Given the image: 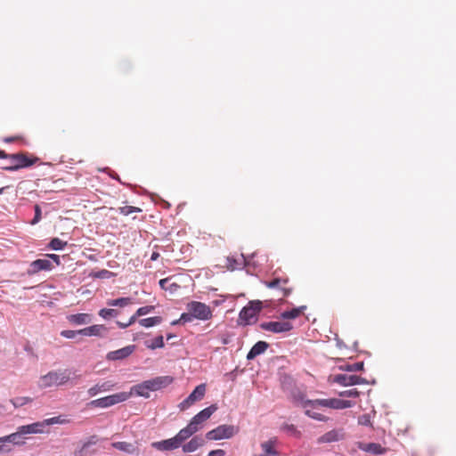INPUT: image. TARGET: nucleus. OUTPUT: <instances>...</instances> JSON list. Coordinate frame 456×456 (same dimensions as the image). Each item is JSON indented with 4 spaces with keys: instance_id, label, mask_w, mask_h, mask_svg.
I'll return each instance as SVG.
<instances>
[{
    "instance_id": "f257e3e1",
    "label": "nucleus",
    "mask_w": 456,
    "mask_h": 456,
    "mask_svg": "<svg viewBox=\"0 0 456 456\" xmlns=\"http://www.w3.org/2000/svg\"><path fill=\"white\" fill-rule=\"evenodd\" d=\"M70 375L71 372L68 369L51 370L39 378L38 387L45 389L66 385L71 379Z\"/></svg>"
},
{
    "instance_id": "f03ea898",
    "label": "nucleus",
    "mask_w": 456,
    "mask_h": 456,
    "mask_svg": "<svg viewBox=\"0 0 456 456\" xmlns=\"http://www.w3.org/2000/svg\"><path fill=\"white\" fill-rule=\"evenodd\" d=\"M7 159L11 160V165L3 167L4 170L7 171H16L20 168L30 167L38 160L37 158H29L26 153L22 152L7 154Z\"/></svg>"
},
{
    "instance_id": "7ed1b4c3",
    "label": "nucleus",
    "mask_w": 456,
    "mask_h": 456,
    "mask_svg": "<svg viewBox=\"0 0 456 456\" xmlns=\"http://www.w3.org/2000/svg\"><path fill=\"white\" fill-rule=\"evenodd\" d=\"M131 397L127 392H120L105 397L95 399L88 403V406L94 408H108L119 403H123Z\"/></svg>"
},
{
    "instance_id": "20e7f679",
    "label": "nucleus",
    "mask_w": 456,
    "mask_h": 456,
    "mask_svg": "<svg viewBox=\"0 0 456 456\" xmlns=\"http://www.w3.org/2000/svg\"><path fill=\"white\" fill-rule=\"evenodd\" d=\"M239 432V428L233 425H220L206 434V438L211 441L229 439Z\"/></svg>"
},
{
    "instance_id": "39448f33",
    "label": "nucleus",
    "mask_w": 456,
    "mask_h": 456,
    "mask_svg": "<svg viewBox=\"0 0 456 456\" xmlns=\"http://www.w3.org/2000/svg\"><path fill=\"white\" fill-rule=\"evenodd\" d=\"M186 308L197 320L208 321L213 316L212 309L205 303L191 301L187 304Z\"/></svg>"
},
{
    "instance_id": "423d86ee",
    "label": "nucleus",
    "mask_w": 456,
    "mask_h": 456,
    "mask_svg": "<svg viewBox=\"0 0 456 456\" xmlns=\"http://www.w3.org/2000/svg\"><path fill=\"white\" fill-rule=\"evenodd\" d=\"M206 393V385L200 384L195 387V389L189 395L187 398H185L183 402H181L178 405L181 411H185L196 402L200 401Z\"/></svg>"
},
{
    "instance_id": "0eeeda50",
    "label": "nucleus",
    "mask_w": 456,
    "mask_h": 456,
    "mask_svg": "<svg viewBox=\"0 0 456 456\" xmlns=\"http://www.w3.org/2000/svg\"><path fill=\"white\" fill-rule=\"evenodd\" d=\"M216 410L217 407L215 404L203 409L191 419V426L198 432L202 428V424L207 421Z\"/></svg>"
},
{
    "instance_id": "6e6552de",
    "label": "nucleus",
    "mask_w": 456,
    "mask_h": 456,
    "mask_svg": "<svg viewBox=\"0 0 456 456\" xmlns=\"http://www.w3.org/2000/svg\"><path fill=\"white\" fill-rule=\"evenodd\" d=\"M262 330L273 333L290 331L293 329L291 322L287 321L266 322L260 324Z\"/></svg>"
},
{
    "instance_id": "1a4fd4ad",
    "label": "nucleus",
    "mask_w": 456,
    "mask_h": 456,
    "mask_svg": "<svg viewBox=\"0 0 456 456\" xmlns=\"http://www.w3.org/2000/svg\"><path fill=\"white\" fill-rule=\"evenodd\" d=\"M53 267L54 265L49 259H37L30 263L29 268L27 270V274L32 276L41 271H50Z\"/></svg>"
},
{
    "instance_id": "9d476101",
    "label": "nucleus",
    "mask_w": 456,
    "mask_h": 456,
    "mask_svg": "<svg viewBox=\"0 0 456 456\" xmlns=\"http://www.w3.org/2000/svg\"><path fill=\"white\" fill-rule=\"evenodd\" d=\"M108 331L109 329L103 324H94L79 330L80 335L82 336L98 338H104Z\"/></svg>"
},
{
    "instance_id": "9b49d317",
    "label": "nucleus",
    "mask_w": 456,
    "mask_h": 456,
    "mask_svg": "<svg viewBox=\"0 0 456 456\" xmlns=\"http://www.w3.org/2000/svg\"><path fill=\"white\" fill-rule=\"evenodd\" d=\"M334 381L342 386H353L364 383V379L357 375L338 374L334 377Z\"/></svg>"
},
{
    "instance_id": "f8f14e48",
    "label": "nucleus",
    "mask_w": 456,
    "mask_h": 456,
    "mask_svg": "<svg viewBox=\"0 0 456 456\" xmlns=\"http://www.w3.org/2000/svg\"><path fill=\"white\" fill-rule=\"evenodd\" d=\"M148 380L151 386V391H158L171 385L174 382V378L171 376H159Z\"/></svg>"
},
{
    "instance_id": "ddd939ff",
    "label": "nucleus",
    "mask_w": 456,
    "mask_h": 456,
    "mask_svg": "<svg viewBox=\"0 0 456 456\" xmlns=\"http://www.w3.org/2000/svg\"><path fill=\"white\" fill-rule=\"evenodd\" d=\"M277 438L272 437L267 441L261 443L260 446L263 453L255 456H277L279 454L276 450Z\"/></svg>"
},
{
    "instance_id": "4468645a",
    "label": "nucleus",
    "mask_w": 456,
    "mask_h": 456,
    "mask_svg": "<svg viewBox=\"0 0 456 456\" xmlns=\"http://www.w3.org/2000/svg\"><path fill=\"white\" fill-rule=\"evenodd\" d=\"M151 446L159 451H172L179 448L181 445L174 436L167 440L154 442L151 444Z\"/></svg>"
},
{
    "instance_id": "2eb2a0df",
    "label": "nucleus",
    "mask_w": 456,
    "mask_h": 456,
    "mask_svg": "<svg viewBox=\"0 0 456 456\" xmlns=\"http://www.w3.org/2000/svg\"><path fill=\"white\" fill-rule=\"evenodd\" d=\"M150 392H151V386L149 380H145L138 385L132 387L130 392L127 393L131 394V395H135L137 396L149 398Z\"/></svg>"
},
{
    "instance_id": "dca6fc26",
    "label": "nucleus",
    "mask_w": 456,
    "mask_h": 456,
    "mask_svg": "<svg viewBox=\"0 0 456 456\" xmlns=\"http://www.w3.org/2000/svg\"><path fill=\"white\" fill-rule=\"evenodd\" d=\"M134 346H127L123 348L111 351L107 354V359L111 361L125 359L134 351Z\"/></svg>"
},
{
    "instance_id": "f3484780",
    "label": "nucleus",
    "mask_w": 456,
    "mask_h": 456,
    "mask_svg": "<svg viewBox=\"0 0 456 456\" xmlns=\"http://www.w3.org/2000/svg\"><path fill=\"white\" fill-rule=\"evenodd\" d=\"M288 279L274 278L272 281H265V285L270 289H280L282 290V296L287 297L289 295L291 289L286 288Z\"/></svg>"
},
{
    "instance_id": "a211bd4d",
    "label": "nucleus",
    "mask_w": 456,
    "mask_h": 456,
    "mask_svg": "<svg viewBox=\"0 0 456 456\" xmlns=\"http://www.w3.org/2000/svg\"><path fill=\"white\" fill-rule=\"evenodd\" d=\"M299 403L303 408L312 407L318 409L319 407L330 408V398L329 399H316V400H305L300 398Z\"/></svg>"
},
{
    "instance_id": "6ab92c4d",
    "label": "nucleus",
    "mask_w": 456,
    "mask_h": 456,
    "mask_svg": "<svg viewBox=\"0 0 456 456\" xmlns=\"http://www.w3.org/2000/svg\"><path fill=\"white\" fill-rule=\"evenodd\" d=\"M45 427V423L42 422H35L29 425L20 426L19 427V433L22 435L28 434H39L43 432V428Z\"/></svg>"
},
{
    "instance_id": "aec40b11",
    "label": "nucleus",
    "mask_w": 456,
    "mask_h": 456,
    "mask_svg": "<svg viewBox=\"0 0 456 456\" xmlns=\"http://www.w3.org/2000/svg\"><path fill=\"white\" fill-rule=\"evenodd\" d=\"M240 320L244 322L245 324H249L256 317V310H254L253 304L245 306L240 313Z\"/></svg>"
},
{
    "instance_id": "412c9836",
    "label": "nucleus",
    "mask_w": 456,
    "mask_h": 456,
    "mask_svg": "<svg viewBox=\"0 0 456 456\" xmlns=\"http://www.w3.org/2000/svg\"><path fill=\"white\" fill-rule=\"evenodd\" d=\"M269 345L265 341H258L256 342L252 348L249 350V352L247 354L248 360H253L257 355L265 353L266 349L268 348Z\"/></svg>"
},
{
    "instance_id": "4be33fe9",
    "label": "nucleus",
    "mask_w": 456,
    "mask_h": 456,
    "mask_svg": "<svg viewBox=\"0 0 456 456\" xmlns=\"http://www.w3.org/2000/svg\"><path fill=\"white\" fill-rule=\"evenodd\" d=\"M111 446L117 450L125 452L129 454L138 453V447L127 442H115Z\"/></svg>"
},
{
    "instance_id": "5701e85b",
    "label": "nucleus",
    "mask_w": 456,
    "mask_h": 456,
    "mask_svg": "<svg viewBox=\"0 0 456 456\" xmlns=\"http://www.w3.org/2000/svg\"><path fill=\"white\" fill-rule=\"evenodd\" d=\"M197 433L195 428L189 423L185 428H182L175 437L180 444V445L193 434Z\"/></svg>"
},
{
    "instance_id": "b1692460",
    "label": "nucleus",
    "mask_w": 456,
    "mask_h": 456,
    "mask_svg": "<svg viewBox=\"0 0 456 456\" xmlns=\"http://www.w3.org/2000/svg\"><path fill=\"white\" fill-rule=\"evenodd\" d=\"M203 444H204V441L200 437L194 436L187 444L183 445V452H195L200 447H201L203 445Z\"/></svg>"
},
{
    "instance_id": "393cba45",
    "label": "nucleus",
    "mask_w": 456,
    "mask_h": 456,
    "mask_svg": "<svg viewBox=\"0 0 456 456\" xmlns=\"http://www.w3.org/2000/svg\"><path fill=\"white\" fill-rule=\"evenodd\" d=\"M68 320L73 324L83 325L91 322V316L88 314H76L68 316Z\"/></svg>"
},
{
    "instance_id": "a878e982",
    "label": "nucleus",
    "mask_w": 456,
    "mask_h": 456,
    "mask_svg": "<svg viewBox=\"0 0 456 456\" xmlns=\"http://www.w3.org/2000/svg\"><path fill=\"white\" fill-rule=\"evenodd\" d=\"M306 309L305 305L293 308L289 311H284L281 314V318L284 320H294L300 316Z\"/></svg>"
},
{
    "instance_id": "bb28decb",
    "label": "nucleus",
    "mask_w": 456,
    "mask_h": 456,
    "mask_svg": "<svg viewBox=\"0 0 456 456\" xmlns=\"http://www.w3.org/2000/svg\"><path fill=\"white\" fill-rule=\"evenodd\" d=\"M354 405L352 401L330 398V409L341 410L351 408Z\"/></svg>"
},
{
    "instance_id": "cd10ccee",
    "label": "nucleus",
    "mask_w": 456,
    "mask_h": 456,
    "mask_svg": "<svg viewBox=\"0 0 456 456\" xmlns=\"http://www.w3.org/2000/svg\"><path fill=\"white\" fill-rule=\"evenodd\" d=\"M342 435L338 430H330L319 438L320 443H331L338 441Z\"/></svg>"
},
{
    "instance_id": "c85d7f7f",
    "label": "nucleus",
    "mask_w": 456,
    "mask_h": 456,
    "mask_svg": "<svg viewBox=\"0 0 456 456\" xmlns=\"http://www.w3.org/2000/svg\"><path fill=\"white\" fill-rule=\"evenodd\" d=\"M171 280L172 277H167L161 279L159 283L162 289L174 293L180 288V286L175 282H172Z\"/></svg>"
},
{
    "instance_id": "c756f323",
    "label": "nucleus",
    "mask_w": 456,
    "mask_h": 456,
    "mask_svg": "<svg viewBox=\"0 0 456 456\" xmlns=\"http://www.w3.org/2000/svg\"><path fill=\"white\" fill-rule=\"evenodd\" d=\"M362 449L373 454H383L387 451L386 448L382 447L379 444L377 443L366 444L363 447H362Z\"/></svg>"
},
{
    "instance_id": "7c9ffc66",
    "label": "nucleus",
    "mask_w": 456,
    "mask_h": 456,
    "mask_svg": "<svg viewBox=\"0 0 456 456\" xmlns=\"http://www.w3.org/2000/svg\"><path fill=\"white\" fill-rule=\"evenodd\" d=\"M162 317L154 316L139 320V324L145 328H151L162 322Z\"/></svg>"
},
{
    "instance_id": "2f4dec72",
    "label": "nucleus",
    "mask_w": 456,
    "mask_h": 456,
    "mask_svg": "<svg viewBox=\"0 0 456 456\" xmlns=\"http://www.w3.org/2000/svg\"><path fill=\"white\" fill-rule=\"evenodd\" d=\"M98 314L104 320H110L117 317L119 314V311L114 308H102L99 311Z\"/></svg>"
},
{
    "instance_id": "473e14b6",
    "label": "nucleus",
    "mask_w": 456,
    "mask_h": 456,
    "mask_svg": "<svg viewBox=\"0 0 456 456\" xmlns=\"http://www.w3.org/2000/svg\"><path fill=\"white\" fill-rule=\"evenodd\" d=\"M304 409H305V415H307L308 417H310L314 419H316L319 421H327L328 420V418L325 417L324 415H322V413L317 412L315 411L316 409H313L312 407H307V408H304Z\"/></svg>"
},
{
    "instance_id": "72a5a7b5",
    "label": "nucleus",
    "mask_w": 456,
    "mask_h": 456,
    "mask_svg": "<svg viewBox=\"0 0 456 456\" xmlns=\"http://www.w3.org/2000/svg\"><path fill=\"white\" fill-rule=\"evenodd\" d=\"M145 345H146L147 348L151 349V350H154L157 348H162L165 346L163 336H158L151 341L145 342Z\"/></svg>"
},
{
    "instance_id": "f704fd0d",
    "label": "nucleus",
    "mask_w": 456,
    "mask_h": 456,
    "mask_svg": "<svg viewBox=\"0 0 456 456\" xmlns=\"http://www.w3.org/2000/svg\"><path fill=\"white\" fill-rule=\"evenodd\" d=\"M43 423H45V426H50V425H54V424L63 425V424L69 423V419L63 418L62 416H56V417H53V418L45 419L43 421Z\"/></svg>"
},
{
    "instance_id": "c9c22d12",
    "label": "nucleus",
    "mask_w": 456,
    "mask_h": 456,
    "mask_svg": "<svg viewBox=\"0 0 456 456\" xmlns=\"http://www.w3.org/2000/svg\"><path fill=\"white\" fill-rule=\"evenodd\" d=\"M97 439L95 436H93L91 439L87 442H86L79 451L75 452V456H85L87 452V449L96 443Z\"/></svg>"
},
{
    "instance_id": "e433bc0d",
    "label": "nucleus",
    "mask_w": 456,
    "mask_h": 456,
    "mask_svg": "<svg viewBox=\"0 0 456 456\" xmlns=\"http://www.w3.org/2000/svg\"><path fill=\"white\" fill-rule=\"evenodd\" d=\"M32 401H33L32 398H30L28 396H21V397H17V398L12 399L11 403H12V405L15 408H19V407H21V406L28 403H31Z\"/></svg>"
},
{
    "instance_id": "4c0bfd02",
    "label": "nucleus",
    "mask_w": 456,
    "mask_h": 456,
    "mask_svg": "<svg viewBox=\"0 0 456 456\" xmlns=\"http://www.w3.org/2000/svg\"><path fill=\"white\" fill-rule=\"evenodd\" d=\"M67 241H63L59 238H53L49 244V247L53 250H61L65 248Z\"/></svg>"
},
{
    "instance_id": "58836bf2",
    "label": "nucleus",
    "mask_w": 456,
    "mask_h": 456,
    "mask_svg": "<svg viewBox=\"0 0 456 456\" xmlns=\"http://www.w3.org/2000/svg\"><path fill=\"white\" fill-rule=\"evenodd\" d=\"M120 214L124 216H129L133 213L141 212V208L133 206H125L118 208Z\"/></svg>"
},
{
    "instance_id": "ea45409f",
    "label": "nucleus",
    "mask_w": 456,
    "mask_h": 456,
    "mask_svg": "<svg viewBox=\"0 0 456 456\" xmlns=\"http://www.w3.org/2000/svg\"><path fill=\"white\" fill-rule=\"evenodd\" d=\"M193 318H194V316L191 314V312L188 311V313L182 314L180 319L176 320V321H174L172 322V325H175V324H177L180 322H190L192 321Z\"/></svg>"
},
{
    "instance_id": "a19ab883",
    "label": "nucleus",
    "mask_w": 456,
    "mask_h": 456,
    "mask_svg": "<svg viewBox=\"0 0 456 456\" xmlns=\"http://www.w3.org/2000/svg\"><path fill=\"white\" fill-rule=\"evenodd\" d=\"M344 370H348V371H359V370H363V362H354L353 364H346L344 367Z\"/></svg>"
},
{
    "instance_id": "79ce46f5",
    "label": "nucleus",
    "mask_w": 456,
    "mask_h": 456,
    "mask_svg": "<svg viewBox=\"0 0 456 456\" xmlns=\"http://www.w3.org/2000/svg\"><path fill=\"white\" fill-rule=\"evenodd\" d=\"M77 335H80L79 330H62L61 332V336L69 338V339H74L77 338Z\"/></svg>"
},
{
    "instance_id": "37998d69",
    "label": "nucleus",
    "mask_w": 456,
    "mask_h": 456,
    "mask_svg": "<svg viewBox=\"0 0 456 456\" xmlns=\"http://www.w3.org/2000/svg\"><path fill=\"white\" fill-rule=\"evenodd\" d=\"M359 395L360 393L356 388L345 390L339 393V396L342 397H357Z\"/></svg>"
},
{
    "instance_id": "c03bdc74",
    "label": "nucleus",
    "mask_w": 456,
    "mask_h": 456,
    "mask_svg": "<svg viewBox=\"0 0 456 456\" xmlns=\"http://www.w3.org/2000/svg\"><path fill=\"white\" fill-rule=\"evenodd\" d=\"M155 309L154 305L142 306L136 310V315L143 316L151 313Z\"/></svg>"
},
{
    "instance_id": "a18cd8bd",
    "label": "nucleus",
    "mask_w": 456,
    "mask_h": 456,
    "mask_svg": "<svg viewBox=\"0 0 456 456\" xmlns=\"http://www.w3.org/2000/svg\"><path fill=\"white\" fill-rule=\"evenodd\" d=\"M101 392L110 391L114 387V384L110 381L103 382L102 384H97Z\"/></svg>"
},
{
    "instance_id": "49530a36",
    "label": "nucleus",
    "mask_w": 456,
    "mask_h": 456,
    "mask_svg": "<svg viewBox=\"0 0 456 456\" xmlns=\"http://www.w3.org/2000/svg\"><path fill=\"white\" fill-rule=\"evenodd\" d=\"M41 220V208L38 205L35 206V216L31 221V224H36Z\"/></svg>"
},
{
    "instance_id": "de8ad7c7",
    "label": "nucleus",
    "mask_w": 456,
    "mask_h": 456,
    "mask_svg": "<svg viewBox=\"0 0 456 456\" xmlns=\"http://www.w3.org/2000/svg\"><path fill=\"white\" fill-rule=\"evenodd\" d=\"M358 423L362 426H370L371 424L370 418L368 414H363L359 417Z\"/></svg>"
},
{
    "instance_id": "09e8293b",
    "label": "nucleus",
    "mask_w": 456,
    "mask_h": 456,
    "mask_svg": "<svg viewBox=\"0 0 456 456\" xmlns=\"http://www.w3.org/2000/svg\"><path fill=\"white\" fill-rule=\"evenodd\" d=\"M20 436H21V433H19V429H18L17 432L7 436V438L9 439V442L18 444H20V442L17 440V438L20 437Z\"/></svg>"
},
{
    "instance_id": "8fccbe9b",
    "label": "nucleus",
    "mask_w": 456,
    "mask_h": 456,
    "mask_svg": "<svg viewBox=\"0 0 456 456\" xmlns=\"http://www.w3.org/2000/svg\"><path fill=\"white\" fill-rule=\"evenodd\" d=\"M133 302H132V298L130 297H119L118 298V306L119 307H125L128 305H131Z\"/></svg>"
},
{
    "instance_id": "3c124183",
    "label": "nucleus",
    "mask_w": 456,
    "mask_h": 456,
    "mask_svg": "<svg viewBox=\"0 0 456 456\" xmlns=\"http://www.w3.org/2000/svg\"><path fill=\"white\" fill-rule=\"evenodd\" d=\"M45 256L47 257L46 259L51 260L52 263L55 264V265H60L61 260H60V256L58 255H55V254H46Z\"/></svg>"
},
{
    "instance_id": "603ef678",
    "label": "nucleus",
    "mask_w": 456,
    "mask_h": 456,
    "mask_svg": "<svg viewBox=\"0 0 456 456\" xmlns=\"http://www.w3.org/2000/svg\"><path fill=\"white\" fill-rule=\"evenodd\" d=\"M99 393H101L100 391V388H99V386L96 384L95 386L90 387L88 390H87V394L89 395V396L93 397V396H95L96 395H98Z\"/></svg>"
},
{
    "instance_id": "864d4df0",
    "label": "nucleus",
    "mask_w": 456,
    "mask_h": 456,
    "mask_svg": "<svg viewBox=\"0 0 456 456\" xmlns=\"http://www.w3.org/2000/svg\"><path fill=\"white\" fill-rule=\"evenodd\" d=\"M225 452L222 449L213 450L209 452L208 456H224Z\"/></svg>"
},
{
    "instance_id": "5fc2aeb1",
    "label": "nucleus",
    "mask_w": 456,
    "mask_h": 456,
    "mask_svg": "<svg viewBox=\"0 0 456 456\" xmlns=\"http://www.w3.org/2000/svg\"><path fill=\"white\" fill-rule=\"evenodd\" d=\"M288 430L291 432V434H293L294 436L299 437L300 436V432L296 428V427L294 425H289L287 427Z\"/></svg>"
},
{
    "instance_id": "6e6d98bb",
    "label": "nucleus",
    "mask_w": 456,
    "mask_h": 456,
    "mask_svg": "<svg viewBox=\"0 0 456 456\" xmlns=\"http://www.w3.org/2000/svg\"><path fill=\"white\" fill-rule=\"evenodd\" d=\"M107 305H108L109 306H112V307H114V306H118V298H116V299H109V300L107 301Z\"/></svg>"
},
{
    "instance_id": "4d7b16f0",
    "label": "nucleus",
    "mask_w": 456,
    "mask_h": 456,
    "mask_svg": "<svg viewBox=\"0 0 456 456\" xmlns=\"http://www.w3.org/2000/svg\"><path fill=\"white\" fill-rule=\"evenodd\" d=\"M250 304H253L254 310H256V314H257L261 310V302H251Z\"/></svg>"
},
{
    "instance_id": "13d9d810",
    "label": "nucleus",
    "mask_w": 456,
    "mask_h": 456,
    "mask_svg": "<svg viewBox=\"0 0 456 456\" xmlns=\"http://www.w3.org/2000/svg\"><path fill=\"white\" fill-rule=\"evenodd\" d=\"M140 317V315H136V313L132 315L129 319V321L127 322V324L128 326L132 325L133 323H134L137 320V318Z\"/></svg>"
},
{
    "instance_id": "bf43d9fd",
    "label": "nucleus",
    "mask_w": 456,
    "mask_h": 456,
    "mask_svg": "<svg viewBox=\"0 0 456 456\" xmlns=\"http://www.w3.org/2000/svg\"><path fill=\"white\" fill-rule=\"evenodd\" d=\"M109 273V271H107V270H102V271H101L100 273H98L97 274H95L94 276H95V277H97V278H103V277H104V275H105L106 273Z\"/></svg>"
},
{
    "instance_id": "052dcab7",
    "label": "nucleus",
    "mask_w": 456,
    "mask_h": 456,
    "mask_svg": "<svg viewBox=\"0 0 456 456\" xmlns=\"http://www.w3.org/2000/svg\"><path fill=\"white\" fill-rule=\"evenodd\" d=\"M117 325L120 329H126V328L129 327L127 322L125 323V322H118V321L117 322Z\"/></svg>"
},
{
    "instance_id": "680f3d73",
    "label": "nucleus",
    "mask_w": 456,
    "mask_h": 456,
    "mask_svg": "<svg viewBox=\"0 0 456 456\" xmlns=\"http://www.w3.org/2000/svg\"><path fill=\"white\" fill-rule=\"evenodd\" d=\"M18 139H19L18 136L7 137V138H4V142H15Z\"/></svg>"
},
{
    "instance_id": "e2e57ef3",
    "label": "nucleus",
    "mask_w": 456,
    "mask_h": 456,
    "mask_svg": "<svg viewBox=\"0 0 456 456\" xmlns=\"http://www.w3.org/2000/svg\"><path fill=\"white\" fill-rule=\"evenodd\" d=\"M159 257V254L158 252H153L151 256V260L156 261Z\"/></svg>"
},
{
    "instance_id": "0e129e2a",
    "label": "nucleus",
    "mask_w": 456,
    "mask_h": 456,
    "mask_svg": "<svg viewBox=\"0 0 456 456\" xmlns=\"http://www.w3.org/2000/svg\"><path fill=\"white\" fill-rule=\"evenodd\" d=\"M0 159H7V153L0 150Z\"/></svg>"
},
{
    "instance_id": "69168bd1",
    "label": "nucleus",
    "mask_w": 456,
    "mask_h": 456,
    "mask_svg": "<svg viewBox=\"0 0 456 456\" xmlns=\"http://www.w3.org/2000/svg\"><path fill=\"white\" fill-rule=\"evenodd\" d=\"M5 442H9V439L7 438V436L0 437V443H5Z\"/></svg>"
},
{
    "instance_id": "338daca9",
    "label": "nucleus",
    "mask_w": 456,
    "mask_h": 456,
    "mask_svg": "<svg viewBox=\"0 0 456 456\" xmlns=\"http://www.w3.org/2000/svg\"><path fill=\"white\" fill-rule=\"evenodd\" d=\"M222 343H223L224 345L228 344V343H229V338H228L227 337L223 338H222Z\"/></svg>"
},
{
    "instance_id": "774afa93",
    "label": "nucleus",
    "mask_w": 456,
    "mask_h": 456,
    "mask_svg": "<svg viewBox=\"0 0 456 456\" xmlns=\"http://www.w3.org/2000/svg\"><path fill=\"white\" fill-rule=\"evenodd\" d=\"M7 188H9V186H4V187L0 188V195L2 193H4V190L7 189Z\"/></svg>"
}]
</instances>
